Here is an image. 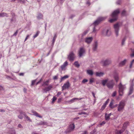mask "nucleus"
I'll return each instance as SVG.
<instances>
[{"instance_id":"nucleus-14","label":"nucleus","mask_w":134,"mask_h":134,"mask_svg":"<svg viewBox=\"0 0 134 134\" xmlns=\"http://www.w3.org/2000/svg\"><path fill=\"white\" fill-rule=\"evenodd\" d=\"M52 87V86L51 85H50L48 86L45 87L44 88H43V90L44 91L43 92L47 93V92L50 91Z\"/></svg>"},{"instance_id":"nucleus-52","label":"nucleus","mask_w":134,"mask_h":134,"mask_svg":"<svg viewBox=\"0 0 134 134\" xmlns=\"http://www.w3.org/2000/svg\"><path fill=\"white\" fill-rule=\"evenodd\" d=\"M132 53L131 54L130 56L132 57H134V51H132Z\"/></svg>"},{"instance_id":"nucleus-44","label":"nucleus","mask_w":134,"mask_h":134,"mask_svg":"<svg viewBox=\"0 0 134 134\" xmlns=\"http://www.w3.org/2000/svg\"><path fill=\"white\" fill-rule=\"evenodd\" d=\"M106 105L104 104L101 108V110H103L106 107Z\"/></svg>"},{"instance_id":"nucleus-30","label":"nucleus","mask_w":134,"mask_h":134,"mask_svg":"<svg viewBox=\"0 0 134 134\" xmlns=\"http://www.w3.org/2000/svg\"><path fill=\"white\" fill-rule=\"evenodd\" d=\"M96 75L97 76L100 77V76H102L104 74L102 72H96Z\"/></svg>"},{"instance_id":"nucleus-27","label":"nucleus","mask_w":134,"mask_h":134,"mask_svg":"<svg viewBox=\"0 0 134 134\" xmlns=\"http://www.w3.org/2000/svg\"><path fill=\"white\" fill-rule=\"evenodd\" d=\"M68 76L67 75H65L64 76L62 77L61 78L60 82H61L62 81L64 80L65 79L68 78Z\"/></svg>"},{"instance_id":"nucleus-5","label":"nucleus","mask_w":134,"mask_h":134,"mask_svg":"<svg viewBox=\"0 0 134 134\" xmlns=\"http://www.w3.org/2000/svg\"><path fill=\"white\" fill-rule=\"evenodd\" d=\"M107 18L106 16L98 17L97 19L94 22L92 25L95 26H96L98 25L101 21L104 20Z\"/></svg>"},{"instance_id":"nucleus-13","label":"nucleus","mask_w":134,"mask_h":134,"mask_svg":"<svg viewBox=\"0 0 134 134\" xmlns=\"http://www.w3.org/2000/svg\"><path fill=\"white\" fill-rule=\"evenodd\" d=\"M85 52V50L83 47L80 48L79 51V56L80 57H81Z\"/></svg>"},{"instance_id":"nucleus-29","label":"nucleus","mask_w":134,"mask_h":134,"mask_svg":"<svg viewBox=\"0 0 134 134\" xmlns=\"http://www.w3.org/2000/svg\"><path fill=\"white\" fill-rule=\"evenodd\" d=\"M57 36L56 34H54V36L52 40V44L53 46L54 44L55 40L57 38Z\"/></svg>"},{"instance_id":"nucleus-53","label":"nucleus","mask_w":134,"mask_h":134,"mask_svg":"<svg viewBox=\"0 0 134 134\" xmlns=\"http://www.w3.org/2000/svg\"><path fill=\"white\" fill-rule=\"evenodd\" d=\"M116 94V91L114 92L112 94V96L114 97L115 96Z\"/></svg>"},{"instance_id":"nucleus-19","label":"nucleus","mask_w":134,"mask_h":134,"mask_svg":"<svg viewBox=\"0 0 134 134\" xmlns=\"http://www.w3.org/2000/svg\"><path fill=\"white\" fill-rule=\"evenodd\" d=\"M68 62L67 61L65 62L60 67L61 70H65V68L68 65Z\"/></svg>"},{"instance_id":"nucleus-40","label":"nucleus","mask_w":134,"mask_h":134,"mask_svg":"<svg viewBox=\"0 0 134 134\" xmlns=\"http://www.w3.org/2000/svg\"><path fill=\"white\" fill-rule=\"evenodd\" d=\"M126 11L125 10H124L121 12V15L123 16L125 15L126 14Z\"/></svg>"},{"instance_id":"nucleus-59","label":"nucleus","mask_w":134,"mask_h":134,"mask_svg":"<svg viewBox=\"0 0 134 134\" xmlns=\"http://www.w3.org/2000/svg\"><path fill=\"white\" fill-rule=\"evenodd\" d=\"M61 94V92H59L57 94V96H59Z\"/></svg>"},{"instance_id":"nucleus-51","label":"nucleus","mask_w":134,"mask_h":134,"mask_svg":"<svg viewBox=\"0 0 134 134\" xmlns=\"http://www.w3.org/2000/svg\"><path fill=\"white\" fill-rule=\"evenodd\" d=\"M36 81V80H32V83L31 84V85L32 86L34 85L35 82Z\"/></svg>"},{"instance_id":"nucleus-8","label":"nucleus","mask_w":134,"mask_h":134,"mask_svg":"<svg viewBox=\"0 0 134 134\" xmlns=\"http://www.w3.org/2000/svg\"><path fill=\"white\" fill-rule=\"evenodd\" d=\"M114 27L115 29L116 36V37H117L119 35L120 25L118 23H117L114 25Z\"/></svg>"},{"instance_id":"nucleus-11","label":"nucleus","mask_w":134,"mask_h":134,"mask_svg":"<svg viewBox=\"0 0 134 134\" xmlns=\"http://www.w3.org/2000/svg\"><path fill=\"white\" fill-rule=\"evenodd\" d=\"M75 128V125L74 124H70L69 127L66 131V133H69L73 130Z\"/></svg>"},{"instance_id":"nucleus-56","label":"nucleus","mask_w":134,"mask_h":134,"mask_svg":"<svg viewBox=\"0 0 134 134\" xmlns=\"http://www.w3.org/2000/svg\"><path fill=\"white\" fill-rule=\"evenodd\" d=\"M42 80V79L41 78L40 80L39 81H38V82H37L36 83V85H37L38 84H39V83H40L41 82Z\"/></svg>"},{"instance_id":"nucleus-48","label":"nucleus","mask_w":134,"mask_h":134,"mask_svg":"<svg viewBox=\"0 0 134 134\" xmlns=\"http://www.w3.org/2000/svg\"><path fill=\"white\" fill-rule=\"evenodd\" d=\"M97 30H96L95 29V26H94L93 28V32L94 33H96L97 32Z\"/></svg>"},{"instance_id":"nucleus-23","label":"nucleus","mask_w":134,"mask_h":134,"mask_svg":"<svg viewBox=\"0 0 134 134\" xmlns=\"http://www.w3.org/2000/svg\"><path fill=\"white\" fill-rule=\"evenodd\" d=\"M126 61L127 60L126 59H125L124 60L122 61L119 63V66H121L124 65L126 63Z\"/></svg>"},{"instance_id":"nucleus-32","label":"nucleus","mask_w":134,"mask_h":134,"mask_svg":"<svg viewBox=\"0 0 134 134\" xmlns=\"http://www.w3.org/2000/svg\"><path fill=\"white\" fill-rule=\"evenodd\" d=\"M108 81V80L107 79L103 80L102 81V84L103 86H105V85L106 83H107Z\"/></svg>"},{"instance_id":"nucleus-64","label":"nucleus","mask_w":134,"mask_h":134,"mask_svg":"<svg viewBox=\"0 0 134 134\" xmlns=\"http://www.w3.org/2000/svg\"><path fill=\"white\" fill-rule=\"evenodd\" d=\"M75 15H72L69 18L70 19H72L73 17L75 16Z\"/></svg>"},{"instance_id":"nucleus-49","label":"nucleus","mask_w":134,"mask_h":134,"mask_svg":"<svg viewBox=\"0 0 134 134\" xmlns=\"http://www.w3.org/2000/svg\"><path fill=\"white\" fill-rule=\"evenodd\" d=\"M109 99H108L105 102L104 104L107 105L108 103H109Z\"/></svg>"},{"instance_id":"nucleus-18","label":"nucleus","mask_w":134,"mask_h":134,"mask_svg":"<svg viewBox=\"0 0 134 134\" xmlns=\"http://www.w3.org/2000/svg\"><path fill=\"white\" fill-rule=\"evenodd\" d=\"M11 15L12 16V18L10 19V22H12L15 21H16V17L15 14L13 13H11Z\"/></svg>"},{"instance_id":"nucleus-22","label":"nucleus","mask_w":134,"mask_h":134,"mask_svg":"<svg viewBox=\"0 0 134 134\" xmlns=\"http://www.w3.org/2000/svg\"><path fill=\"white\" fill-rule=\"evenodd\" d=\"M25 113L22 111L20 112V115L18 116V118L20 119H23V116L22 115H23L24 116L25 115Z\"/></svg>"},{"instance_id":"nucleus-24","label":"nucleus","mask_w":134,"mask_h":134,"mask_svg":"<svg viewBox=\"0 0 134 134\" xmlns=\"http://www.w3.org/2000/svg\"><path fill=\"white\" fill-rule=\"evenodd\" d=\"M9 134H16L15 131L13 129H10L9 131Z\"/></svg>"},{"instance_id":"nucleus-50","label":"nucleus","mask_w":134,"mask_h":134,"mask_svg":"<svg viewBox=\"0 0 134 134\" xmlns=\"http://www.w3.org/2000/svg\"><path fill=\"white\" fill-rule=\"evenodd\" d=\"M58 77V75H56L54 76L53 77V79L54 80H55L57 79Z\"/></svg>"},{"instance_id":"nucleus-37","label":"nucleus","mask_w":134,"mask_h":134,"mask_svg":"<svg viewBox=\"0 0 134 134\" xmlns=\"http://www.w3.org/2000/svg\"><path fill=\"white\" fill-rule=\"evenodd\" d=\"M87 33V31H85L82 34L81 37L82 39L83 37Z\"/></svg>"},{"instance_id":"nucleus-31","label":"nucleus","mask_w":134,"mask_h":134,"mask_svg":"<svg viewBox=\"0 0 134 134\" xmlns=\"http://www.w3.org/2000/svg\"><path fill=\"white\" fill-rule=\"evenodd\" d=\"M114 78L116 82H117L119 79V77L118 75H115L114 76Z\"/></svg>"},{"instance_id":"nucleus-20","label":"nucleus","mask_w":134,"mask_h":134,"mask_svg":"<svg viewBox=\"0 0 134 134\" xmlns=\"http://www.w3.org/2000/svg\"><path fill=\"white\" fill-rule=\"evenodd\" d=\"M43 15L42 13L38 12L37 13L36 18L38 20H40L43 19Z\"/></svg>"},{"instance_id":"nucleus-25","label":"nucleus","mask_w":134,"mask_h":134,"mask_svg":"<svg viewBox=\"0 0 134 134\" xmlns=\"http://www.w3.org/2000/svg\"><path fill=\"white\" fill-rule=\"evenodd\" d=\"M87 73L88 75L92 76L93 74V72L91 70H88L87 71Z\"/></svg>"},{"instance_id":"nucleus-12","label":"nucleus","mask_w":134,"mask_h":134,"mask_svg":"<svg viewBox=\"0 0 134 134\" xmlns=\"http://www.w3.org/2000/svg\"><path fill=\"white\" fill-rule=\"evenodd\" d=\"M70 85L69 81H67L65 83L62 87V90H63L66 89L70 87Z\"/></svg>"},{"instance_id":"nucleus-39","label":"nucleus","mask_w":134,"mask_h":134,"mask_svg":"<svg viewBox=\"0 0 134 134\" xmlns=\"http://www.w3.org/2000/svg\"><path fill=\"white\" fill-rule=\"evenodd\" d=\"M78 99L77 98H74L71 99L69 102H70L71 103H72L74 102L75 100H77Z\"/></svg>"},{"instance_id":"nucleus-10","label":"nucleus","mask_w":134,"mask_h":134,"mask_svg":"<svg viewBox=\"0 0 134 134\" xmlns=\"http://www.w3.org/2000/svg\"><path fill=\"white\" fill-rule=\"evenodd\" d=\"M114 83L113 80H111L108 81L106 85L107 87L109 89L112 88L114 85Z\"/></svg>"},{"instance_id":"nucleus-1","label":"nucleus","mask_w":134,"mask_h":134,"mask_svg":"<svg viewBox=\"0 0 134 134\" xmlns=\"http://www.w3.org/2000/svg\"><path fill=\"white\" fill-rule=\"evenodd\" d=\"M119 13L120 11L119 9L114 11L111 15V17L113 18L110 20H109V22L110 23H112L116 21L118 18V14Z\"/></svg>"},{"instance_id":"nucleus-7","label":"nucleus","mask_w":134,"mask_h":134,"mask_svg":"<svg viewBox=\"0 0 134 134\" xmlns=\"http://www.w3.org/2000/svg\"><path fill=\"white\" fill-rule=\"evenodd\" d=\"M111 61L110 59L107 58L105 60H102L101 62V63L104 66H106L109 65L111 63Z\"/></svg>"},{"instance_id":"nucleus-43","label":"nucleus","mask_w":134,"mask_h":134,"mask_svg":"<svg viewBox=\"0 0 134 134\" xmlns=\"http://www.w3.org/2000/svg\"><path fill=\"white\" fill-rule=\"evenodd\" d=\"M24 116L25 118L27 119V120L31 121V120H30V118L28 116L26 115H25H25Z\"/></svg>"},{"instance_id":"nucleus-28","label":"nucleus","mask_w":134,"mask_h":134,"mask_svg":"<svg viewBox=\"0 0 134 134\" xmlns=\"http://www.w3.org/2000/svg\"><path fill=\"white\" fill-rule=\"evenodd\" d=\"M4 16L8 17V16L7 14L5 13H0V17H4Z\"/></svg>"},{"instance_id":"nucleus-61","label":"nucleus","mask_w":134,"mask_h":134,"mask_svg":"<svg viewBox=\"0 0 134 134\" xmlns=\"http://www.w3.org/2000/svg\"><path fill=\"white\" fill-rule=\"evenodd\" d=\"M47 123L45 121H43V125H47Z\"/></svg>"},{"instance_id":"nucleus-21","label":"nucleus","mask_w":134,"mask_h":134,"mask_svg":"<svg viewBox=\"0 0 134 134\" xmlns=\"http://www.w3.org/2000/svg\"><path fill=\"white\" fill-rule=\"evenodd\" d=\"M32 113H33V115L36 117H39L40 118H42V116H41L40 115H39L38 113L36 111L32 110Z\"/></svg>"},{"instance_id":"nucleus-60","label":"nucleus","mask_w":134,"mask_h":134,"mask_svg":"<svg viewBox=\"0 0 134 134\" xmlns=\"http://www.w3.org/2000/svg\"><path fill=\"white\" fill-rule=\"evenodd\" d=\"M18 127L19 128H23L22 126L20 124H19L18 125Z\"/></svg>"},{"instance_id":"nucleus-45","label":"nucleus","mask_w":134,"mask_h":134,"mask_svg":"<svg viewBox=\"0 0 134 134\" xmlns=\"http://www.w3.org/2000/svg\"><path fill=\"white\" fill-rule=\"evenodd\" d=\"M106 105L104 104L101 108V110H103L106 107Z\"/></svg>"},{"instance_id":"nucleus-33","label":"nucleus","mask_w":134,"mask_h":134,"mask_svg":"<svg viewBox=\"0 0 134 134\" xmlns=\"http://www.w3.org/2000/svg\"><path fill=\"white\" fill-rule=\"evenodd\" d=\"M105 118L106 120H108L110 119V117L108 116L107 113H105Z\"/></svg>"},{"instance_id":"nucleus-34","label":"nucleus","mask_w":134,"mask_h":134,"mask_svg":"<svg viewBox=\"0 0 134 134\" xmlns=\"http://www.w3.org/2000/svg\"><path fill=\"white\" fill-rule=\"evenodd\" d=\"M74 65L77 68H79L80 66V65L77 61L75 62L74 63Z\"/></svg>"},{"instance_id":"nucleus-63","label":"nucleus","mask_w":134,"mask_h":134,"mask_svg":"<svg viewBox=\"0 0 134 134\" xmlns=\"http://www.w3.org/2000/svg\"><path fill=\"white\" fill-rule=\"evenodd\" d=\"M6 77L7 79H11V78L9 76L6 75Z\"/></svg>"},{"instance_id":"nucleus-4","label":"nucleus","mask_w":134,"mask_h":134,"mask_svg":"<svg viewBox=\"0 0 134 134\" xmlns=\"http://www.w3.org/2000/svg\"><path fill=\"white\" fill-rule=\"evenodd\" d=\"M102 34L104 36H109L111 35V32L109 28H105L102 32Z\"/></svg>"},{"instance_id":"nucleus-36","label":"nucleus","mask_w":134,"mask_h":134,"mask_svg":"<svg viewBox=\"0 0 134 134\" xmlns=\"http://www.w3.org/2000/svg\"><path fill=\"white\" fill-rule=\"evenodd\" d=\"M40 33V32L39 31H37L36 34L33 37L35 38L37 37L38 35Z\"/></svg>"},{"instance_id":"nucleus-41","label":"nucleus","mask_w":134,"mask_h":134,"mask_svg":"<svg viewBox=\"0 0 134 134\" xmlns=\"http://www.w3.org/2000/svg\"><path fill=\"white\" fill-rule=\"evenodd\" d=\"M27 0H19L18 1V2L20 3H24L25 1Z\"/></svg>"},{"instance_id":"nucleus-62","label":"nucleus","mask_w":134,"mask_h":134,"mask_svg":"<svg viewBox=\"0 0 134 134\" xmlns=\"http://www.w3.org/2000/svg\"><path fill=\"white\" fill-rule=\"evenodd\" d=\"M121 2V0H118V1L116 2V3L118 4H120Z\"/></svg>"},{"instance_id":"nucleus-57","label":"nucleus","mask_w":134,"mask_h":134,"mask_svg":"<svg viewBox=\"0 0 134 134\" xmlns=\"http://www.w3.org/2000/svg\"><path fill=\"white\" fill-rule=\"evenodd\" d=\"M105 121H102L101 123L100 124V125H104L105 124Z\"/></svg>"},{"instance_id":"nucleus-47","label":"nucleus","mask_w":134,"mask_h":134,"mask_svg":"<svg viewBox=\"0 0 134 134\" xmlns=\"http://www.w3.org/2000/svg\"><path fill=\"white\" fill-rule=\"evenodd\" d=\"M88 80L86 79H83L82 81V83H85L87 82Z\"/></svg>"},{"instance_id":"nucleus-15","label":"nucleus","mask_w":134,"mask_h":134,"mask_svg":"<svg viewBox=\"0 0 134 134\" xmlns=\"http://www.w3.org/2000/svg\"><path fill=\"white\" fill-rule=\"evenodd\" d=\"M93 39L92 37H86L85 39V42L88 44H90L92 41Z\"/></svg>"},{"instance_id":"nucleus-54","label":"nucleus","mask_w":134,"mask_h":134,"mask_svg":"<svg viewBox=\"0 0 134 134\" xmlns=\"http://www.w3.org/2000/svg\"><path fill=\"white\" fill-rule=\"evenodd\" d=\"M94 82L93 80V79H90V83L91 84V83Z\"/></svg>"},{"instance_id":"nucleus-58","label":"nucleus","mask_w":134,"mask_h":134,"mask_svg":"<svg viewBox=\"0 0 134 134\" xmlns=\"http://www.w3.org/2000/svg\"><path fill=\"white\" fill-rule=\"evenodd\" d=\"M29 36H30L29 35H27V36L26 37V38L25 39L24 41H26V40H27L29 38Z\"/></svg>"},{"instance_id":"nucleus-16","label":"nucleus","mask_w":134,"mask_h":134,"mask_svg":"<svg viewBox=\"0 0 134 134\" xmlns=\"http://www.w3.org/2000/svg\"><path fill=\"white\" fill-rule=\"evenodd\" d=\"M98 46V43L97 41H95L93 44L92 49L93 51L97 50Z\"/></svg>"},{"instance_id":"nucleus-26","label":"nucleus","mask_w":134,"mask_h":134,"mask_svg":"<svg viewBox=\"0 0 134 134\" xmlns=\"http://www.w3.org/2000/svg\"><path fill=\"white\" fill-rule=\"evenodd\" d=\"M49 82V80H47L43 82V83L42 85V86L44 87L45 86H48V83Z\"/></svg>"},{"instance_id":"nucleus-38","label":"nucleus","mask_w":134,"mask_h":134,"mask_svg":"<svg viewBox=\"0 0 134 134\" xmlns=\"http://www.w3.org/2000/svg\"><path fill=\"white\" fill-rule=\"evenodd\" d=\"M113 102L111 101L110 102V103L109 104V107H110V108H111V109L113 108H114V107L113 106Z\"/></svg>"},{"instance_id":"nucleus-6","label":"nucleus","mask_w":134,"mask_h":134,"mask_svg":"<svg viewBox=\"0 0 134 134\" xmlns=\"http://www.w3.org/2000/svg\"><path fill=\"white\" fill-rule=\"evenodd\" d=\"M128 122H126L124 123L122 127V129L120 130H117L116 132V134H121L126 128L128 124Z\"/></svg>"},{"instance_id":"nucleus-2","label":"nucleus","mask_w":134,"mask_h":134,"mask_svg":"<svg viewBox=\"0 0 134 134\" xmlns=\"http://www.w3.org/2000/svg\"><path fill=\"white\" fill-rule=\"evenodd\" d=\"M118 87L119 95L120 96H122L124 94V91L126 88L125 85H122L121 82H120L118 85Z\"/></svg>"},{"instance_id":"nucleus-3","label":"nucleus","mask_w":134,"mask_h":134,"mask_svg":"<svg viewBox=\"0 0 134 134\" xmlns=\"http://www.w3.org/2000/svg\"><path fill=\"white\" fill-rule=\"evenodd\" d=\"M125 104V101L124 100H122L120 101L118 105V111L119 112L122 111L124 109Z\"/></svg>"},{"instance_id":"nucleus-55","label":"nucleus","mask_w":134,"mask_h":134,"mask_svg":"<svg viewBox=\"0 0 134 134\" xmlns=\"http://www.w3.org/2000/svg\"><path fill=\"white\" fill-rule=\"evenodd\" d=\"M18 32V30H17L16 31V32L13 34V36H16Z\"/></svg>"},{"instance_id":"nucleus-46","label":"nucleus","mask_w":134,"mask_h":134,"mask_svg":"<svg viewBox=\"0 0 134 134\" xmlns=\"http://www.w3.org/2000/svg\"><path fill=\"white\" fill-rule=\"evenodd\" d=\"M57 99V98L55 96H53V98H52V103H53Z\"/></svg>"},{"instance_id":"nucleus-9","label":"nucleus","mask_w":134,"mask_h":134,"mask_svg":"<svg viewBox=\"0 0 134 134\" xmlns=\"http://www.w3.org/2000/svg\"><path fill=\"white\" fill-rule=\"evenodd\" d=\"M75 54L73 51L70 52L68 56V58L70 61H73L75 59Z\"/></svg>"},{"instance_id":"nucleus-17","label":"nucleus","mask_w":134,"mask_h":134,"mask_svg":"<svg viewBox=\"0 0 134 134\" xmlns=\"http://www.w3.org/2000/svg\"><path fill=\"white\" fill-rule=\"evenodd\" d=\"M134 86V83L132 82V83H131L129 89V92L128 95H131L133 92V86Z\"/></svg>"},{"instance_id":"nucleus-42","label":"nucleus","mask_w":134,"mask_h":134,"mask_svg":"<svg viewBox=\"0 0 134 134\" xmlns=\"http://www.w3.org/2000/svg\"><path fill=\"white\" fill-rule=\"evenodd\" d=\"M78 114L79 115H81L82 114H85V115H86L87 114L86 113L84 112H81L80 113H78Z\"/></svg>"},{"instance_id":"nucleus-35","label":"nucleus","mask_w":134,"mask_h":134,"mask_svg":"<svg viewBox=\"0 0 134 134\" xmlns=\"http://www.w3.org/2000/svg\"><path fill=\"white\" fill-rule=\"evenodd\" d=\"M126 37H125L122 39V42H121V45L122 46H123L125 42V41H126Z\"/></svg>"}]
</instances>
